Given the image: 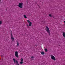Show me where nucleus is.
Masks as SVG:
<instances>
[{"instance_id": "obj_1", "label": "nucleus", "mask_w": 65, "mask_h": 65, "mask_svg": "<svg viewBox=\"0 0 65 65\" xmlns=\"http://www.w3.org/2000/svg\"><path fill=\"white\" fill-rule=\"evenodd\" d=\"M46 31H47V33H48L49 35H50V33H51V32H50V29L48 27L46 26L45 28Z\"/></svg>"}, {"instance_id": "obj_2", "label": "nucleus", "mask_w": 65, "mask_h": 65, "mask_svg": "<svg viewBox=\"0 0 65 65\" xmlns=\"http://www.w3.org/2000/svg\"><path fill=\"white\" fill-rule=\"evenodd\" d=\"M15 56L17 58H19V52L17 51H15Z\"/></svg>"}, {"instance_id": "obj_3", "label": "nucleus", "mask_w": 65, "mask_h": 65, "mask_svg": "<svg viewBox=\"0 0 65 65\" xmlns=\"http://www.w3.org/2000/svg\"><path fill=\"white\" fill-rule=\"evenodd\" d=\"M23 3H21L19 4L18 6L20 8H23Z\"/></svg>"}, {"instance_id": "obj_4", "label": "nucleus", "mask_w": 65, "mask_h": 65, "mask_svg": "<svg viewBox=\"0 0 65 65\" xmlns=\"http://www.w3.org/2000/svg\"><path fill=\"white\" fill-rule=\"evenodd\" d=\"M13 60L14 63H16V65H19V63H18V61L17 60H15V59L14 58H13Z\"/></svg>"}, {"instance_id": "obj_5", "label": "nucleus", "mask_w": 65, "mask_h": 65, "mask_svg": "<svg viewBox=\"0 0 65 65\" xmlns=\"http://www.w3.org/2000/svg\"><path fill=\"white\" fill-rule=\"evenodd\" d=\"M51 57L52 60H53L54 61H55V60H56V58H55V56H54L53 55H51Z\"/></svg>"}, {"instance_id": "obj_6", "label": "nucleus", "mask_w": 65, "mask_h": 65, "mask_svg": "<svg viewBox=\"0 0 65 65\" xmlns=\"http://www.w3.org/2000/svg\"><path fill=\"white\" fill-rule=\"evenodd\" d=\"M11 39H12V41H14V38L13 37V36L12 35V32H11Z\"/></svg>"}, {"instance_id": "obj_7", "label": "nucleus", "mask_w": 65, "mask_h": 65, "mask_svg": "<svg viewBox=\"0 0 65 65\" xmlns=\"http://www.w3.org/2000/svg\"><path fill=\"white\" fill-rule=\"evenodd\" d=\"M24 61V60H23V58H21V62H20V64H23V61Z\"/></svg>"}, {"instance_id": "obj_8", "label": "nucleus", "mask_w": 65, "mask_h": 65, "mask_svg": "<svg viewBox=\"0 0 65 65\" xmlns=\"http://www.w3.org/2000/svg\"><path fill=\"white\" fill-rule=\"evenodd\" d=\"M29 26L30 27H31L32 26V22H30L29 24Z\"/></svg>"}, {"instance_id": "obj_9", "label": "nucleus", "mask_w": 65, "mask_h": 65, "mask_svg": "<svg viewBox=\"0 0 65 65\" xmlns=\"http://www.w3.org/2000/svg\"><path fill=\"white\" fill-rule=\"evenodd\" d=\"M62 35L63 37H65V32H63Z\"/></svg>"}, {"instance_id": "obj_10", "label": "nucleus", "mask_w": 65, "mask_h": 65, "mask_svg": "<svg viewBox=\"0 0 65 65\" xmlns=\"http://www.w3.org/2000/svg\"><path fill=\"white\" fill-rule=\"evenodd\" d=\"M41 54H42V55H44V52H41Z\"/></svg>"}, {"instance_id": "obj_11", "label": "nucleus", "mask_w": 65, "mask_h": 65, "mask_svg": "<svg viewBox=\"0 0 65 65\" xmlns=\"http://www.w3.org/2000/svg\"><path fill=\"white\" fill-rule=\"evenodd\" d=\"M17 46H19V44L18 41H17Z\"/></svg>"}, {"instance_id": "obj_12", "label": "nucleus", "mask_w": 65, "mask_h": 65, "mask_svg": "<svg viewBox=\"0 0 65 65\" xmlns=\"http://www.w3.org/2000/svg\"><path fill=\"white\" fill-rule=\"evenodd\" d=\"M24 18H25V19H27V17H26V16L25 15H24Z\"/></svg>"}, {"instance_id": "obj_13", "label": "nucleus", "mask_w": 65, "mask_h": 65, "mask_svg": "<svg viewBox=\"0 0 65 65\" xmlns=\"http://www.w3.org/2000/svg\"><path fill=\"white\" fill-rule=\"evenodd\" d=\"M44 50L46 52H47V49L45 48V49Z\"/></svg>"}, {"instance_id": "obj_14", "label": "nucleus", "mask_w": 65, "mask_h": 65, "mask_svg": "<svg viewBox=\"0 0 65 65\" xmlns=\"http://www.w3.org/2000/svg\"><path fill=\"white\" fill-rule=\"evenodd\" d=\"M27 22H28V23H30V20H27Z\"/></svg>"}, {"instance_id": "obj_15", "label": "nucleus", "mask_w": 65, "mask_h": 65, "mask_svg": "<svg viewBox=\"0 0 65 65\" xmlns=\"http://www.w3.org/2000/svg\"><path fill=\"white\" fill-rule=\"evenodd\" d=\"M2 24V21H0V25H1Z\"/></svg>"}, {"instance_id": "obj_16", "label": "nucleus", "mask_w": 65, "mask_h": 65, "mask_svg": "<svg viewBox=\"0 0 65 65\" xmlns=\"http://www.w3.org/2000/svg\"><path fill=\"white\" fill-rule=\"evenodd\" d=\"M49 16L50 17H52V15H51V14H50L49 15Z\"/></svg>"}, {"instance_id": "obj_17", "label": "nucleus", "mask_w": 65, "mask_h": 65, "mask_svg": "<svg viewBox=\"0 0 65 65\" xmlns=\"http://www.w3.org/2000/svg\"><path fill=\"white\" fill-rule=\"evenodd\" d=\"M34 58V57L33 56H32L31 57V59H32V58Z\"/></svg>"}, {"instance_id": "obj_18", "label": "nucleus", "mask_w": 65, "mask_h": 65, "mask_svg": "<svg viewBox=\"0 0 65 65\" xmlns=\"http://www.w3.org/2000/svg\"><path fill=\"white\" fill-rule=\"evenodd\" d=\"M27 27H29V25H28V24H27Z\"/></svg>"}, {"instance_id": "obj_19", "label": "nucleus", "mask_w": 65, "mask_h": 65, "mask_svg": "<svg viewBox=\"0 0 65 65\" xmlns=\"http://www.w3.org/2000/svg\"><path fill=\"white\" fill-rule=\"evenodd\" d=\"M1 0H0V2L1 1Z\"/></svg>"}]
</instances>
